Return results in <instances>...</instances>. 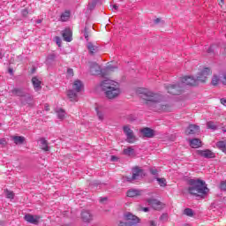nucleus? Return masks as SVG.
<instances>
[{
    "mask_svg": "<svg viewBox=\"0 0 226 226\" xmlns=\"http://www.w3.org/2000/svg\"><path fill=\"white\" fill-rule=\"evenodd\" d=\"M32 84L34 86V91H41V81L34 77L32 79Z\"/></svg>",
    "mask_w": 226,
    "mask_h": 226,
    "instance_id": "412c9836",
    "label": "nucleus"
},
{
    "mask_svg": "<svg viewBox=\"0 0 226 226\" xmlns=\"http://www.w3.org/2000/svg\"><path fill=\"white\" fill-rule=\"evenodd\" d=\"M14 144H24V140H26V138L24 136H12L11 137Z\"/></svg>",
    "mask_w": 226,
    "mask_h": 226,
    "instance_id": "393cba45",
    "label": "nucleus"
},
{
    "mask_svg": "<svg viewBox=\"0 0 226 226\" xmlns=\"http://www.w3.org/2000/svg\"><path fill=\"white\" fill-rule=\"evenodd\" d=\"M62 36L65 41H72V30L70 28L65 29Z\"/></svg>",
    "mask_w": 226,
    "mask_h": 226,
    "instance_id": "4be33fe9",
    "label": "nucleus"
},
{
    "mask_svg": "<svg viewBox=\"0 0 226 226\" xmlns=\"http://www.w3.org/2000/svg\"><path fill=\"white\" fill-rule=\"evenodd\" d=\"M198 154L202 156L203 158H215L216 155L213 151L207 149V150H198Z\"/></svg>",
    "mask_w": 226,
    "mask_h": 226,
    "instance_id": "f3484780",
    "label": "nucleus"
},
{
    "mask_svg": "<svg viewBox=\"0 0 226 226\" xmlns=\"http://www.w3.org/2000/svg\"><path fill=\"white\" fill-rule=\"evenodd\" d=\"M123 130L124 133L126 135L127 142L133 144V142L137 140V137L133 134V131L130 128V125H124Z\"/></svg>",
    "mask_w": 226,
    "mask_h": 226,
    "instance_id": "9d476101",
    "label": "nucleus"
},
{
    "mask_svg": "<svg viewBox=\"0 0 226 226\" xmlns=\"http://www.w3.org/2000/svg\"><path fill=\"white\" fill-rule=\"evenodd\" d=\"M28 13H29V11H27L26 9H25V10L22 11V15H23V17H27Z\"/></svg>",
    "mask_w": 226,
    "mask_h": 226,
    "instance_id": "37998d69",
    "label": "nucleus"
},
{
    "mask_svg": "<svg viewBox=\"0 0 226 226\" xmlns=\"http://www.w3.org/2000/svg\"><path fill=\"white\" fill-rule=\"evenodd\" d=\"M161 222H167L169 220V215L167 214H162L160 217Z\"/></svg>",
    "mask_w": 226,
    "mask_h": 226,
    "instance_id": "f704fd0d",
    "label": "nucleus"
},
{
    "mask_svg": "<svg viewBox=\"0 0 226 226\" xmlns=\"http://www.w3.org/2000/svg\"><path fill=\"white\" fill-rule=\"evenodd\" d=\"M56 114L57 116V118L60 119V121L64 120V117H66V111H64V109L61 108L56 109Z\"/></svg>",
    "mask_w": 226,
    "mask_h": 226,
    "instance_id": "b1692460",
    "label": "nucleus"
},
{
    "mask_svg": "<svg viewBox=\"0 0 226 226\" xmlns=\"http://www.w3.org/2000/svg\"><path fill=\"white\" fill-rule=\"evenodd\" d=\"M94 218V215L89 210H83L81 212V219L85 223H91Z\"/></svg>",
    "mask_w": 226,
    "mask_h": 226,
    "instance_id": "9b49d317",
    "label": "nucleus"
},
{
    "mask_svg": "<svg viewBox=\"0 0 226 226\" xmlns=\"http://www.w3.org/2000/svg\"><path fill=\"white\" fill-rule=\"evenodd\" d=\"M199 132H200V127L197 124H191L185 130L186 135H196Z\"/></svg>",
    "mask_w": 226,
    "mask_h": 226,
    "instance_id": "2eb2a0df",
    "label": "nucleus"
},
{
    "mask_svg": "<svg viewBox=\"0 0 226 226\" xmlns=\"http://www.w3.org/2000/svg\"><path fill=\"white\" fill-rule=\"evenodd\" d=\"M41 22V20L37 21L38 24H40Z\"/></svg>",
    "mask_w": 226,
    "mask_h": 226,
    "instance_id": "864d4df0",
    "label": "nucleus"
},
{
    "mask_svg": "<svg viewBox=\"0 0 226 226\" xmlns=\"http://www.w3.org/2000/svg\"><path fill=\"white\" fill-rule=\"evenodd\" d=\"M138 211H144V213H147V211H149L148 207H138Z\"/></svg>",
    "mask_w": 226,
    "mask_h": 226,
    "instance_id": "a19ab883",
    "label": "nucleus"
},
{
    "mask_svg": "<svg viewBox=\"0 0 226 226\" xmlns=\"http://www.w3.org/2000/svg\"><path fill=\"white\" fill-rule=\"evenodd\" d=\"M184 86H199L197 78L193 76H184L180 79V82L177 84L164 85V87L169 94H179Z\"/></svg>",
    "mask_w": 226,
    "mask_h": 226,
    "instance_id": "7ed1b4c3",
    "label": "nucleus"
},
{
    "mask_svg": "<svg viewBox=\"0 0 226 226\" xmlns=\"http://www.w3.org/2000/svg\"><path fill=\"white\" fill-rule=\"evenodd\" d=\"M4 193H5V197L7 199H11V200H13L15 197V193L12 191H10L8 189L4 190Z\"/></svg>",
    "mask_w": 226,
    "mask_h": 226,
    "instance_id": "7c9ffc66",
    "label": "nucleus"
},
{
    "mask_svg": "<svg viewBox=\"0 0 226 226\" xmlns=\"http://www.w3.org/2000/svg\"><path fill=\"white\" fill-rule=\"evenodd\" d=\"M0 59H3V54L0 53Z\"/></svg>",
    "mask_w": 226,
    "mask_h": 226,
    "instance_id": "603ef678",
    "label": "nucleus"
},
{
    "mask_svg": "<svg viewBox=\"0 0 226 226\" xmlns=\"http://www.w3.org/2000/svg\"><path fill=\"white\" fill-rule=\"evenodd\" d=\"M72 88L67 91V97L70 99L71 102H79V95L78 94L84 89V84L80 79H76L72 84Z\"/></svg>",
    "mask_w": 226,
    "mask_h": 226,
    "instance_id": "39448f33",
    "label": "nucleus"
},
{
    "mask_svg": "<svg viewBox=\"0 0 226 226\" xmlns=\"http://www.w3.org/2000/svg\"><path fill=\"white\" fill-rule=\"evenodd\" d=\"M90 54H94L95 52H98V47L94 46L93 43L88 42L87 45Z\"/></svg>",
    "mask_w": 226,
    "mask_h": 226,
    "instance_id": "cd10ccee",
    "label": "nucleus"
},
{
    "mask_svg": "<svg viewBox=\"0 0 226 226\" xmlns=\"http://www.w3.org/2000/svg\"><path fill=\"white\" fill-rule=\"evenodd\" d=\"M9 73L11 75L13 73V69H9Z\"/></svg>",
    "mask_w": 226,
    "mask_h": 226,
    "instance_id": "09e8293b",
    "label": "nucleus"
},
{
    "mask_svg": "<svg viewBox=\"0 0 226 226\" xmlns=\"http://www.w3.org/2000/svg\"><path fill=\"white\" fill-rule=\"evenodd\" d=\"M44 109L49 112V110H50V107L49 106V104H45L44 105Z\"/></svg>",
    "mask_w": 226,
    "mask_h": 226,
    "instance_id": "a18cd8bd",
    "label": "nucleus"
},
{
    "mask_svg": "<svg viewBox=\"0 0 226 226\" xmlns=\"http://www.w3.org/2000/svg\"><path fill=\"white\" fill-rule=\"evenodd\" d=\"M70 11H65L64 13L61 14L60 20L62 22H67V20H70Z\"/></svg>",
    "mask_w": 226,
    "mask_h": 226,
    "instance_id": "bb28decb",
    "label": "nucleus"
},
{
    "mask_svg": "<svg viewBox=\"0 0 226 226\" xmlns=\"http://www.w3.org/2000/svg\"><path fill=\"white\" fill-rule=\"evenodd\" d=\"M221 103L226 107V99H221Z\"/></svg>",
    "mask_w": 226,
    "mask_h": 226,
    "instance_id": "49530a36",
    "label": "nucleus"
},
{
    "mask_svg": "<svg viewBox=\"0 0 226 226\" xmlns=\"http://www.w3.org/2000/svg\"><path fill=\"white\" fill-rule=\"evenodd\" d=\"M124 154L126 156H135V150L132 147L124 149Z\"/></svg>",
    "mask_w": 226,
    "mask_h": 226,
    "instance_id": "a878e982",
    "label": "nucleus"
},
{
    "mask_svg": "<svg viewBox=\"0 0 226 226\" xmlns=\"http://www.w3.org/2000/svg\"><path fill=\"white\" fill-rule=\"evenodd\" d=\"M67 75L68 77H73V69H68Z\"/></svg>",
    "mask_w": 226,
    "mask_h": 226,
    "instance_id": "79ce46f5",
    "label": "nucleus"
},
{
    "mask_svg": "<svg viewBox=\"0 0 226 226\" xmlns=\"http://www.w3.org/2000/svg\"><path fill=\"white\" fill-rule=\"evenodd\" d=\"M221 190L226 192V181H222L220 185Z\"/></svg>",
    "mask_w": 226,
    "mask_h": 226,
    "instance_id": "58836bf2",
    "label": "nucleus"
},
{
    "mask_svg": "<svg viewBox=\"0 0 226 226\" xmlns=\"http://www.w3.org/2000/svg\"><path fill=\"white\" fill-rule=\"evenodd\" d=\"M100 87L108 100H114L121 94V85L116 80L105 79L102 81Z\"/></svg>",
    "mask_w": 226,
    "mask_h": 226,
    "instance_id": "f03ea898",
    "label": "nucleus"
},
{
    "mask_svg": "<svg viewBox=\"0 0 226 226\" xmlns=\"http://www.w3.org/2000/svg\"><path fill=\"white\" fill-rule=\"evenodd\" d=\"M13 94H16V96H21L22 98H26L27 102H31L33 100V97L31 94L27 93H24L22 89L16 88L13 90Z\"/></svg>",
    "mask_w": 226,
    "mask_h": 226,
    "instance_id": "4468645a",
    "label": "nucleus"
},
{
    "mask_svg": "<svg viewBox=\"0 0 226 226\" xmlns=\"http://www.w3.org/2000/svg\"><path fill=\"white\" fill-rule=\"evenodd\" d=\"M220 84V78L216 75H214L212 78V86H218Z\"/></svg>",
    "mask_w": 226,
    "mask_h": 226,
    "instance_id": "473e14b6",
    "label": "nucleus"
},
{
    "mask_svg": "<svg viewBox=\"0 0 226 226\" xmlns=\"http://www.w3.org/2000/svg\"><path fill=\"white\" fill-rule=\"evenodd\" d=\"M0 144H1L2 147H4L8 144V142L6 141V139H1Z\"/></svg>",
    "mask_w": 226,
    "mask_h": 226,
    "instance_id": "e433bc0d",
    "label": "nucleus"
},
{
    "mask_svg": "<svg viewBox=\"0 0 226 226\" xmlns=\"http://www.w3.org/2000/svg\"><path fill=\"white\" fill-rule=\"evenodd\" d=\"M39 146L42 151H49L50 147H49V141L44 138L39 139Z\"/></svg>",
    "mask_w": 226,
    "mask_h": 226,
    "instance_id": "6ab92c4d",
    "label": "nucleus"
},
{
    "mask_svg": "<svg viewBox=\"0 0 226 226\" xmlns=\"http://www.w3.org/2000/svg\"><path fill=\"white\" fill-rule=\"evenodd\" d=\"M221 3L223 4V0H221Z\"/></svg>",
    "mask_w": 226,
    "mask_h": 226,
    "instance_id": "5fc2aeb1",
    "label": "nucleus"
},
{
    "mask_svg": "<svg viewBox=\"0 0 226 226\" xmlns=\"http://www.w3.org/2000/svg\"><path fill=\"white\" fill-rule=\"evenodd\" d=\"M212 72L211 69L207 68V67H202L200 69L197 77H196V80L199 84H204V82H207V77L209 75H211Z\"/></svg>",
    "mask_w": 226,
    "mask_h": 226,
    "instance_id": "6e6552de",
    "label": "nucleus"
},
{
    "mask_svg": "<svg viewBox=\"0 0 226 226\" xmlns=\"http://www.w3.org/2000/svg\"><path fill=\"white\" fill-rule=\"evenodd\" d=\"M117 8H118V7H117V4H114V5H113V10H117Z\"/></svg>",
    "mask_w": 226,
    "mask_h": 226,
    "instance_id": "de8ad7c7",
    "label": "nucleus"
},
{
    "mask_svg": "<svg viewBox=\"0 0 226 226\" xmlns=\"http://www.w3.org/2000/svg\"><path fill=\"white\" fill-rule=\"evenodd\" d=\"M184 213L187 215V216H192L193 215V210H192V208H185Z\"/></svg>",
    "mask_w": 226,
    "mask_h": 226,
    "instance_id": "72a5a7b5",
    "label": "nucleus"
},
{
    "mask_svg": "<svg viewBox=\"0 0 226 226\" xmlns=\"http://www.w3.org/2000/svg\"><path fill=\"white\" fill-rule=\"evenodd\" d=\"M112 162L116 161V156H111Z\"/></svg>",
    "mask_w": 226,
    "mask_h": 226,
    "instance_id": "8fccbe9b",
    "label": "nucleus"
},
{
    "mask_svg": "<svg viewBox=\"0 0 226 226\" xmlns=\"http://www.w3.org/2000/svg\"><path fill=\"white\" fill-rule=\"evenodd\" d=\"M49 59H51V60H52V59H56V55H55L54 53L49 55V56H48V60H49Z\"/></svg>",
    "mask_w": 226,
    "mask_h": 226,
    "instance_id": "c03bdc74",
    "label": "nucleus"
},
{
    "mask_svg": "<svg viewBox=\"0 0 226 226\" xmlns=\"http://www.w3.org/2000/svg\"><path fill=\"white\" fill-rule=\"evenodd\" d=\"M117 66L114 64H109L106 69L102 70V67L96 63H94L90 66V73L92 75H100V73H110V72H114Z\"/></svg>",
    "mask_w": 226,
    "mask_h": 226,
    "instance_id": "0eeeda50",
    "label": "nucleus"
},
{
    "mask_svg": "<svg viewBox=\"0 0 226 226\" xmlns=\"http://www.w3.org/2000/svg\"><path fill=\"white\" fill-rule=\"evenodd\" d=\"M188 192L191 195L204 199L209 193V188L206 182L200 179H191L188 181Z\"/></svg>",
    "mask_w": 226,
    "mask_h": 226,
    "instance_id": "20e7f679",
    "label": "nucleus"
},
{
    "mask_svg": "<svg viewBox=\"0 0 226 226\" xmlns=\"http://www.w3.org/2000/svg\"><path fill=\"white\" fill-rule=\"evenodd\" d=\"M185 226H190V225H185Z\"/></svg>",
    "mask_w": 226,
    "mask_h": 226,
    "instance_id": "13d9d810",
    "label": "nucleus"
},
{
    "mask_svg": "<svg viewBox=\"0 0 226 226\" xmlns=\"http://www.w3.org/2000/svg\"><path fill=\"white\" fill-rule=\"evenodd\" d=\"M140 133L142 137H147V139H152V137H154V131L149 127L140 129Z\"/></svg>",
    "mask_w": 226,
    "mask_h": 226,
    "instance_id": "dca6fc26",
    "label": "nucleus"
},
{
    "mask_svg": "<svg viewBox=\"0 0 226 226\" xmlns=\"http://www.w3.org/2000/svg\"><path fill=\"white\" fill-rule=\"evenodd\" d=\"M96 110V114H97V117L99 119V121H103L104 117H105V107L99 105L95 108Z\"/></svg>",
    "mask_w": 226,
    "mask_h": 226,
    "instance_id": "a211bd4d",
    "label": "nucleus"
},
{
    "mask_svg": "<svg viewBox=\"0 0 226 226\" xmlns=\"http://www.w3.org/2000/svg\"><path fill=\"white\" fill-rule=\"evenodd\" d=\"M40 215H33L31 214H26L25 215L26 222H28V223H33L34 225H38L40 222Z\"/></svg>",
    "mask_w": 226,
    "mask_h": 226,
    "instance_id": "ddd939ff",
    "label": "nucleus"
},
{
    "mask_svg": "<svg viewBox=\"0 0 226 226\" xmlns=\"http://www.w3.org/2000/svg\"><path fill=\"white\" fill-rule=\"evenodd\" d=\"M208 52H211V49H208Z\"/></svg>",
    "mask_w": 226,
    "mask_h": 226,
    "instance_id": "4d7b16f0",
    "label": "nucleus"
},
{
    "mask_svg": "<svg viewBox=\"0 0 226 226\" xmlns=\"http://www.w3.org/2000/svg\"><path fill=\"white\" fill-rule=\"evenodd\" d=\"M137 94L140 96L147 104L149 105L155 112H172V106L167 105L165 102H162V96L158 94L151 92L147 88H138L136 90Z\"/></svg>",
    "mask_w": 226,
    "mask_h": 226,
    "instance_id": "f257e3e1",
    "label": "nucleus"
},
{
    "mask_svg": "<svg viewBox=\"0 0 226 226\" xmlns=\"http://www.w3.org/2000/svg\"><path fill=\"white\" fill-rule=\"evenodd\" d=\"M190 146L193 149H197V148L200 147V146H202V141H200V139H191Z\"/></svg>",
    "mask_w": 226,
    "mask_h": 226,
    "instance_id": "5701e85b",
    "label": "nucleus"
},
{
    "mask_svg": "<svg viewBox=\"0 0 226 226\" xmlns=\"http://www.w3.org/2000/svg\"><path fill=\"white\" fill-rule=\"evenodd\" d=\"M146 176V172L139 167H135L132 169V177H124V181H129L132 183V181H135L137 179H142Z\"/></svg>",
    "mask_w": 226,
    "mask_h": 226,
    "instance_id": "1a4fd4ad",
    "label": "nucleus"
},
{
    "mask_svg": "<svg viewBox=\"0 0 226 226\" xmlns=\"http://www.w3.org/2000/svg\"><path fill=\"white\" fill-rule=\"evenodd\" d=\"M207 128L208 130H217L218 124H216L215 122H213V121H209L207 123Z\"/></svg>",
    "mask_w": 226,
    "mask_h": 226,
    "instance_id": "c85d7f7f",
    "label": "nucleus"
},
{
    "mask_svg": "<svg viewBox=\"0 0 226 226\" xmlns=\"http://www.w3.org/2000/svg\"><path fill=\"white\" fill-rule=\"evenodd\" d=\"M156 225H157L156 221L150 220L147 222V226H156Z\"/></svg>",
    "mask_w": 226,
    "mask_h": 226,
    "instance_id": "ea45409f",
    "label": "nucleus"
},
{
    "mask_svg": "<svg viewBox=\"0 0 226 226\" xmlns=\"http://www.w3.org/2000/svg\"><path fill=\"white\" fill-rule=\"evenodd\" d=\"M139 223H140V219L137 217V215H133V214L126 212L124 215L123 221L119 222L118 226H139Z\"/></svg>",
    "mask_w": 226,
    "mask_h": 226,
    "instance_id": "423d86ee",
    "label": "nucleus"
},
{
    "mask_svg": "<svg viewBox=\"0 0 226 226\" xmlns=\"http://www.w3.org/2000/svg\"><path fill=\"white\" fill-rule=\"evenodd\" d=\"M85 38H87V35H85Z\"/></svg>",
    "mask_w": 226,
    "mask_h": 226,
    "instance_id": "6e6d98bb",
    "label": "nucleus"
},
{
    "mask_svg": "<svg viewBox=\"0 0 226 226\" xmlns=\"http://www.w3.org/2000/svg\"><path fill=\"white\" fill-rule=\"evenodd\" d=\"M156 181L158 182V185L162 188H165V186H167V179L157 177Z\"/></svg>",
    "mask_w": 226,
    "mask_h": 226,
    "instance_id": "2f4dec72",
    "label": "nucleus"
},
{
    "mask_svg": "<svg viewBox=\"0 0 226 226\" xmlns=\"http://www.w3.org/2000/svg\"><path fill=\"white\" fill-rule=\"evenodd\" d=\"M150 172H151V174H153V176H157L158 170H156V168H151Z\"/></svg>",
    "mask_w": 226,
    "mask_h": 226,
    "instance_id": "4c0bfd02",
    "label": "nucleus"
},
{
    "mask_svg": "<svg viewBox=\"0 0 226 226\" xmlns=\"http://www.w3.org/2000/svg\"><path fill=\"white\" fill-rule=\"evenodd\" d=\"M127 197H139V195H142V191L139 189H130L127 191L126 193Z\"/></svg>",
    "mask_w": 226,
    "mask_h": 226,
    "instance_id": "aec40b11",
    "label": "nucleus"
},
{
    "mask_svg": "<svg viewBox=\"0 0 226 226\" xmlns=\"http://www.w3.org/2000/svg\"><path fill=\"white\" fill-rule=\"evenodd\" d=\"M104 200H107V198L101 199V202H103Z\"/></svg>",
    "mask_w": 226,
    "mask_h": 226,
    "instance_id": "3c124183",
    "label": "nucleus"
},
{
    "mask_svg": "<svg viewBox=\"0 0 226 226\" xmlns=\"http://www.w3.org/2000/svg\"><path fill=\"white\" fill-rule=\"evenodd\" d=\"M55 41H56V45H58L59 47H61V43H62L61 37L56 36V37H55Z\"/></svg>",
    "mask_w": 226,
    "mask_h": 226,
    "instance_id": "c9c22d12",
    "label": "nucleus"
},
{
    "mask_svg": "<svg viewBox=\"0 0 226 226\" xmlns=\"http://www.w3.org/2000/svg\"><path fill=\"white\" fill-rule=\"evenodd\" d=\"M216 147H218V149H221L222 153H226V141L217 142Z\"/></svg>",
    "mask_w": 226,
    "mask_h": 226,
    "instance_id": "c756f323",
    "label": "nucleus"
},
{
    "mask_svg": "<svg viewBox=\"0 0 226 226\" xmlns=\"http://www.w3.org/2000/svg\"><path fill=\"white\" fill-rule=\"evenodd\" d=\"M148 206H151L155 211H160L161 209H163L165 205L157 200H148Z\"/></svg>",
    "mask_w": 226,
    "mask_h": 226,
    "instance_id": "f8f14e48",
    "label": "nucleus"
}]
</instances>
